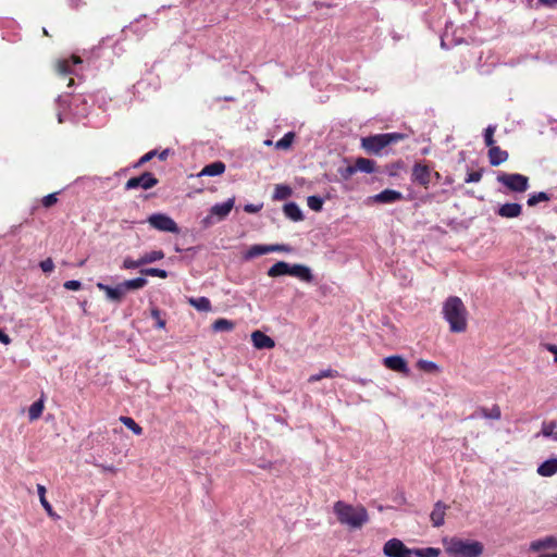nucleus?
<instances>
[{"instance_id": "obj_41", "label": "nucleus", "mask_w": 557, "mask_h": 557, "mask_svg": "<svg viewBox=\"0 0 557 557\" xmlns=\"http://www.w3.org/2000/svg\"><path fill=\"white\" fill-rule=\"evenodd\" d=\"M323 203H324V200L323 198H321L320 196H309L307 198V205L308 207L315 211V212H319L322 210L323 208Z\"/></svg>"}, {"instance_id": "obj_5", "label": "nucleus", "mask_w": 557, "mask_h": 557, "mask_svg": "<svg viewBox=\"0 0 557 557\" xmlns=\"http://www.w3.org/2000/svg\"><path fill=\"white\" fill-rule=\"evenodd\" d=\"M147 222L151 227L160 232H168L173 234L180 233V227L176 222L165 213H153L148 216Z\"/></svg>"}, {"instance_id": "obj_64", "label": "nucleus", "mask_w": 557, "mask_h": 557, "mask_svg": "<svg viewBox=\"0 0 557 557\" xmlns=\"http://www.w3.org/2000/svg\"><path fill=\"white\" fill-rule=\"evenodd\" d=\"M539 557H557V554H542Z\"/></svg>"}, {"instance_id": "obj_19", "label": "nucleus", "mask_w": 557, "mask_h": 557, "mask_svg": "<svg viewBox=\"0 0 557 557\" xmlns=\"http://www.w3.org/2000/svg\"><path fill=\"white\" fill-rule=\"evenodd\" d=\"M509 154L506 150L500 149L498 146H492L488 149V161L492 166H498L507 161Z\"/></svg>"}, {"instance_id": "obj_50", "label": "nucleus", "mask_w": 557, "mask_h": 557, "mask_svg": "<svg viewBox=\"0 0 557 557\" xmlns=\"http://www.w3.org/2000/svg\"><path fill=\"white\" fill-rule=\"evenodd\" d=\"M58 201L57 194L52 193L47 196H45L41 200V203L45 208L52 207Z\"/></svg>"}, {"instance_id": "obj_49", "label": "nucleus", "mask_w": 557, "mask_h": 557, "mask_svg": "<svg viewBox=\"0 0 557 557\" xmlns=\"http://www.w3.org/2000/svg\"><path fill=\"white\" fill-rule=\"evenodd\" d=\"M40 269L45 273H51L54 269V263L51 258H47L39 263Z\"/></svg>"}, {"instance_id": "obj_37", "label": "nucleus", "mask_w": 557, "mask_h": 557, "mask_svg": "<svg viewBox=\"0 0 557 557\" xmlns=\"http://www.w3.org/2000/svg\"><path fill=\"white\" fill-rule=\"evenodd\" d=\"M44 410V403L42 400H37L33 403L28 409V418L30 421L37 420Z\"/></svg>"}, {"instance_id": "obj_23", "label": "nucleus", "mask_w": 557, "mask_h": 557, "mask_svg": "<svg viewBox=\"0 0 557 557\" xmlns=\"http://www.w3.org/2000/svg\"><path fill=\"white\" fill-rule=\"evenodd\" d=\"M82 63V60L81 58L78 57H72L70 60H61L59 61L58 63V72L62 75V76H67L70 74H74V70L72 69L73 65H76V64H79Z\"/></svg>"}, {"instance_id": "obj_21", "label": "nucleus", "mask_w": 557, "mask_h": 557, "mask_svg": "<svg viewBox=\"0 0 557 557\" xmlns=\"http://www.w3.org/2000/svg\"><path fill=\"white\" fill-rule=\"evenodd\" d=\"M283 211L286 218L294 222H299L304 220L302 211L296 202L285 203L283 207Z\"/></svg>"}, {"instance_id": "obj_9", "label": "nucleus", "mask_w": 557, "mask_h": 557, "mask_svg": "<svg viewBox=\"0 0 557 557\" xmlns=\"http://www.w3.org/2000/svg\"><path fill=\"white\" fill-rule=\"evenodd\" d=\"M234 203H235V199L230 198L224 202H219V203L213 205L210 209V215H208L203 219V223L206 225L210 224L211 223L210 220L212 216H216L218 221L224 220L230 214L231 210L234 207Z\"/></svg>"}, {"instance_id": "obj_61", "label": "nucleus", "mask_w": 557, "mask_h": 557, "mask_svg": "<svg viewBox=\"0 0 557 557\" xmlns=\"http://www.w3.org/2000/svg\"><path fill=\"white\" fill-rule=\"evenodd\" d=\"M542 4L553 5L557 3V0H539Z\"/></svg>"}, {"instance_id": "obj_4", "label": "nucleus", "mask_w": 557, "mask_h": 557, "mask_svg": "<svg viewBox=\"0 0 557 557\" xmlns=\"http://www.w3.org/2000/svg\"><path fill=\"white\" fill-rule=\"evenodd\" d=\"M496 180L512 193H524L530 187L529 177L520 173L500 172Z\"/></svg>"}, {"instance_id": "obj_44", "label": "nucleus", "mask_w": 557, "mask_h": 557, "mask_svg": "<svg viewBox=\"0 0 557 557\" xmlns=\"http://www.w3.org/2000/svg\"><path fill=\"white\" fill-rule=\"evenodd\" d=\"M337 172L343 180L347 181L357 172V170H356V165L354 164V165L341 166V168H338Z\"/></svg>"}, {"instance_id": "obj_28", "label": "nucleus", "mask_w": 557, "mask_h": 557, "mask_svg": "<svg viewBox=\"0 0 557 557\" xmlns=\"http://www.w3.org/2000/svg\"><path fill=\"white\" fill-rule=\"evenodd\" d=\"M288 268H289V263H287L285 261H277L276 263H274L268 270L267 274L270 277H277V276H282V275H288Z\"/></svg>"}, {"instance_id": "obj_22", "label": "nucleus", "mask_w": 557, "mask_h": 557, "mask_svg": "<svg viewBox=\"0 0 557 557\" xmlns=\"http://www.w3.org/2000/svg\"><path fill=\"white\" fill-rule=\"evenodd\" d=\"M225 172V164L222 161H215L207 164L198 176H218Z\"/></svg>"}, {"instance_id": "obj_56", "label": "nucleus", "mask_w": 557, "mask_h": 557, "mask_svg": "<svg viewBox=\"0 0 557 557\" xmlns=\"http://www.w3.org/2000/svg\"><path fill=\"white\" fill-rule=\"evenodd\" d=\"M0 343L8 345L11 343V338L0 329Z\"/></svg>"}, {"instance_id": "obj_12", "label": "nucleus", "mask_w": 557, "mask_h": 557, "mask_svg": "<svg viewBox=\"0 0 557 557\" xmlns=\"http://www.w3.org/2000/svg\"><path fill=\"white\" fill-rule=\"evenodd\" d=\"M100 290L106 293V297L108 300L120 304L125 296L122 284L119 283L116 286L112 287L101 282H98L96 285Z\"/></svg>"}, {"instance_id": "obj_62", "label": "nucleus", "mask_w": 557, "mask_h": 557, "mask_svg": "<svg viewBox=\"0 0 557 557\" xmlns=\"http://www.w3.org/2000/svg\"><path fill=\"white\" fill-rule=\"evenodd\" d=\"M82 0H69V3L72 8H77Z\"/></svg>"}, {"instance_id": "obj_40", "label": "nucleus", "mask_w": 557, "mask_h": 557, "mask_svg": "<svg viewBox=\"0 0 557 557\" xmlns=\"http://www.w3.org/2000/svg\"><path fill=\"white\" fill-rule=\"evenodd\" d=\"M140 273L143 275L157 276L160 278H166L169 275L168 271H165L163 269H158V268H145V269L140 270Z\"/></svg>"}, {"instance_id": "obj_29", "label": "nucleus", "mask_w": 557, "mask_h": 557, "mask_svg": "<svg viewBox=\"0 0 557 557\" xmlns=\"http://www.w3.org/2000/svg\"><path fill=\"white\" fill-rule=\"evenodd\" d=\"M357 172L371 174L375 171V162L371 159L358 158L355 162Z\"/></svg>"}, {"instance_id": "obj_24", "label": "nucleus", "mask_w": 557, "mask_h": 557, "mask_svg": "<svg viewBox=\"0 0 557 557\" xmlns=\"http://www.w3.org/2000/svg\"><path fill=\"white\" fill-rule=\"evenodd\" d=\"M557 546V539L554 536H546L545 539L533 541L530 545L532 552H539L545 548H553Z\"/></svg>"}, {"instance_id": "obj_45", "label": "nucleus", "mask_w": 557, "mask_h": 557, "mask_svg": "<svg viewBox=\"0 0 557 557\" xmlns=\"http://www.w3.org/2000/svg\"><path fill=\"white\" fill-rule=\"evenodd\" d=\"M141 265H144L141 262V258H139L138 260H133L132 258L126 257L123 261L122 268L126 269V270H132V269H137Z\"/></svg>"}, {"instance_id": "obj_2", "label": "nucleus", "mask_w": 557, "mask_h": 557, "mask_svg": "<svg viewBox=\"0 0 557 557\" xmlns=\"http://www.w3.org/2000/svg\"><path fill=\"white\" fill-rule=\"evenodd\" d=\"M467 309L462 300L457 296L448 297L443 305L444 319L454 333H462L467 329Z\"/></svg>"}, {"instance_id": "obj_8", "label": "nucleus", "mask_w": 557, "mask_h": 557, "mask_svg": "<svg viewBox=\"0 0 557 557\" xmlns=\"http://www.w3.org/2000/svg\"><path fill=\"white\" fill-rule=\"evenodd\" d=\"M388 139L385 134H376L368 137H363L361 146L369 153L377 154L382 149L388 146Z\"/></svg>"}, {"instance_id": "obj_1", "label": "nucleus", "mask_w": 557, "mask_h": 557, "mask_svg": "<svg viewBox=\"0 0 557 557\" xmlns=\"http://www.w3.org/2000/svg\"><path fill=\"white\" fill-rule=\"evenodd\" d=\"M443 546L449 557H480L484 546L480 541L458 536L444 537Z\"/></svg>"}, {"instance_id": "obj_25", "label": "nucleus", "mask_w": 557, "mask_h": 557, "mask_svg": "<svg viewBox=\"0 0 557 557\" xmlns=\"http://www.w3.org/2000/svg\"><path fill=\"white\" fill-rule=\"evenodd\" d=\"M37 493L39 496V500L46 512L51 518H59V516L53 511L51 504L46 498V487L41 484H37Z\"/></svg>"}, {"instance_id": "obj_63", "label": "nucleus", "mask_w": 557, "mask_h": 557, "mask_svg": "<svg viewBox=\"0 0 557 557\" xmlns=\"http://www.w3.org/2000/svg\"><path fill=\"white\" fill-rule=\"evenodd\" d=\"M352 381L356 383L362 384V385H364L368 382V380L360 379V377L359 379L354 377Z\"/></svg>"}, {"instance_id": "obj_48", "label": "nucleus", "mask_w": 557, "mask_h": 557, "mask_svg": "<svg viewBox=\"0 0 557 557\" xmlns=\"http://www.w3.org/2000/svg\"><path fill=\"white\" fill-rule=\"evenodd\" d=\"M293 248L285 244L270 245V252H292Z\"/></svg>"}, {"instance_id": "obj_6", "label": "nucleus", "mask_w": 557, "mask_h": 557, "mask_svg": "<svg viewBox=\"0 0 557 557\" xmlns=\"http://www.w3.org/2000/svg\"><path fill=\"white\" fill-rule=\"evenodd\" d=\"M386 557H414L413 548L407 547L400 540L391 539L383 546Z\"/></svg>"}, {"instance_id": "obj_11", "label": "nucleus", "mask_w": 557, "mask_h": 557, "mask_svg": "<svg viewBox=\"0 0 557 557\" xmlns=\"http://www.w3.org/2000/svg\"><path fill=\"white\" fill-rule=\"evenodd\" d=\"M383 364L387 369L398 373L408 374L410 372L407 361L398 355L385 357Z\"/></svg>"}, {"instance_id": "obj_27", "label": "nucleus", "mask_w": 557, "mask_h": 557, "mask_svg": "<svg viewBox=\"0 0 557 557\" xmlns=\"http://www.w3.org/2000/svg\"><path fill=\"white\" fill-rule=\"evenodd\" d=\"M148 281L147 278L139 276L132 280H126L122 282V287L124 289V293L126 294L128 290L132 289H140L147 285Z\"/></svg>"}, {"instance_id": "obj_54", "label": "nucleus", "mask_w": 557, "mask_h": 557, "mask_svg": "<svg viewBox=\"0 0 557 557\" xmlns=\"http://www.w3.org/2000/svg\"><path fill=\"white\" fill-rule=\"evenodd\" d=\"M388 139V145L403 140L406 136L401 133H384Z\"/></svg>"}, {"instance_id": "obj_26", "label": "nucleus", "mask_w": 557, "mask_h": 557, "mask_svg": "<svg viewBox=\"0 0 557 557\" xmlns=\"http://www.w3.org/2000/svg\"><path fill=\"white\" fill-rule=\"evenodd\" d=\"M270 252V245H252L244 255L245 260H250Z\"/></svg>"}, {"instance_id": "obj_59", "label": "nucleus", "mask_w": 557, "mask_h": 557, "mask_svg": "<svg viewBox=\"0 0 557 557\" xmlns=\"http://www.w3.org/2000/svg\"><path fill=\"white\" fill-rule=\"evenodd\" d=\"M98 467H100L103 471H108V472H115L116 471L114 466L98 465Z\"/></svg>"}, {"instance_id": "obj_3", "label": "nucleus", "mask_w": 557, "mask_h": 557, "mask_svg": "<svg viewBox=\"0 0 557 557\" xmlns=\"http://www.w3.org/2000/svg\"><path fill=\"white\" fill-rule=\"evenodd\" d=\"M334 512L342 524L352 529H360L369 520L368 511L364 507H354L342 500L334 504Z\"/></svg>"}, {"instance_id": "obj_60", "label": "nucleus", "mask_w": 557, "mask_h": 557, "mask_svg": "<svg viewBox=\"0 0 557 557\" xmlns=\"http://www.w3.org/2000/svg\"><path fill=\"white\" fill-rule=\"evenodd\" d=\"M57 102H58L59 107H64V108L66 107V100H64L62 96L58 97Z\"/></svg>"}, {"instance_id": "obj_16", "label": "nucleus", "mask_w": 557, "mask_h": 557, "mask_svg": "<svg viewBox=\"0 0 557 557\" xmlns=\"http://www.w3.org/2000/svg\"><path fill=\"white\" fill-rule=\"evenodd\" d=\"M471 419L484 418L492 420H499L502 418V411L498 405H493L491 409L485 407H479L471 416Z\"/></svg>"}, {"instance_id": "obj_43", "label": "nucleus", "mask_w": 557, "mask_h": 557, "mask_svg": "<svg viewBox=\"0 0 557 557\" xmlns=\"http://www.w3.org/2000/svg\"><path fill=\"white\" fill-rule=\"evenodd\" d=\"M497 126L494 125V124H490L485 129H484V143L485 145L491 148L492 146H495V140H494V133L496 131Z\"/></svg>"}, {"instance_id": "obj_57", "label": "nucleus", "mask_w": 557, "mask_h": 557, "mask_svg": "<svg viewBox=\"0 0 557 557\" xmlns=\"http://www.w3.org/2000/svg\"><path fill=\"white\" fill-rule=\"evenodd\" d=\"M547 350L554 354V361L557 363V346L556 345H547Z\"/></svg>"}, {"instance_id": "obj_31", "label": "nucleus", "mask_w": 557, "mask_h": 557, "mask_svg": "<svg viewBox=\"0 0 557 557\" xmlns=\"http://www.w3.org/2000/svg\"><path fill=\"white\" fill-rule=\"evenodd\" d=\"M550 195L545 191L533 193L529 195L527 203L529 207H534L540 202L549 201Z\"/></svg>"}, {"instance_id": "obj_14", "label": "nucleus", "mask_w": 557, "mask_h": 557, "mask_svg": "<svg viewBox=\"0 0 557 557\" xmlns=\"http://www.w3.org/2000/svg\"><path fill=\"white\" fill-rule=\"evenodd\" d=\"M251 341L253 346L258 349H272L275 346L274 339L261 331L252 332Z\"/></svg>"}, {"instance_id": "obj_39", "label": "nucleus", "mask_w": 557, "mask_h": 557, "mask_svg": "<svg viewBox=\"0 0 557 557\" xmlns=\"http://www.w3.org/2000/svg\"><path fill=\"white\" fill-rule=\"evenodd\" d=\"M557 429V423L555 421L549 422H543L541 434L545 437H550L552 440H555V433Z\"/></svg>"}, {"instance_id": "obj_17", "label": "nucleus", "mask_w": 557, "mask_h": 557, "mask_svg": "<svg viewBox=\"0 0 557 557\" xmlns=\"http://www.w3.org/2000/svg\"><path fill=\"white\" fill-rule=\"evenodd\" d=\"M403 199V194L394 189H384L373 196V200L379 203H394Z\"/></svg>"}, {"instance_id": "obj_52", "label": "nucleus", "mask_w": 557, "mask_h": 557, "mask_svg": "<svg viewBox=\"0 0 557 557\" xmlns=\"http://www.w3.org/2000/svg\"><path fill=\"white\" fill-rule=\"evenodd\" d=\"M151 317L156 319L158 329H163L165 326V321L161 319V312L158 308H153L151 310Z\"/></svg>"}, {"instance_id": "obj_10", "label": "nucleus", "mask_w": 557, "mask_h": 557, "mask_svg": "<svg viewBox=\"0 0 557 557\" xmlns=\"http://www.w3.org/2000/svg\"><path fill=\"white\" fill-rule=\"evenodd\" d=\"M432 172L431 169L423 163L417 162L412 166L411 181L417 183L424 188H429L431 182Z\"/></svg>"}, {"instance_id": "obj_53", "label": "nucleus", "mask_w": 557, "mask_h": 557, "mask_svg": "<svg viewBox=\"0 0 557 557\" xmlns=\"http://www.w3.org/2000/svg\"><path fill=\"white\" fill-rule=\"evenodd\" d=\"M63 286L67 290H79L82 288V283H81V281H77V280H70V281H66L63 284Z\"/></svg>"}, {"instance_id": "obj_18", "label": "nucleus", "mask_w": 557, "mask_h": 557, "mask_svg": "<svg viewBox=\"0 0 557 557\" xmlns=\"http://www.w3.org/2000/svg\"><path fill=\"white\" fill-rule=\"evenodd\" d=\"M446 509L447 506L443 502L438 500L435 503L434 508L430 515L433 527L440 528L444 524Z\"/></svg>"}, {"instance_id": "obj_36", "label": "nucleus", "mask_w": 557, "mask_h": 557, "mask_svg": "<svg viewBox=\"0 0 557 557\" xmlns=\"http://www.w3.org/2000/svg\"><path fill=\"white\" fill-rule=\"evenodd\" d=\"M140 258L143 264L145 265L163 259L164 252L162 250H152L150 252H146Z\"/></svg>"}, {"instance_id": "obj_58", "label": "nucleus", "mask_w": 557, "mask_h": 557, "mask_svg": "<svg viewBox=\"0 0 557 557\" xmlns=\"http://www.w3.org/2000/svg\"><path fill=\"white\" fill-rule=\"evenodd\" d=\"M169 152H170V150H169V149H164L163 151H161V152H159V153L157 152V156H158V158H159L161 161H164V160H166V158H168V156H169Z\"/></svg>"}, {"instance_id": "obj_51", "label": "nucleus", "mask_w": 557, "mask_h": 557, "mask_svg": "<svg viewBox=\"0 0 557 557\" xmlns=\"http://www.w3.org/2000/svg\"><path fill=\"white\" fill-rule=\"evenodd\" d=\"M157 156V150H150L149 152L145 153L135 164V168L141 166L145 163L149 162L153 157Z\"/></svg>"}, {"instance_id": "obj_15", "label": "nucleus", "mask_w": 557, "mask_h": 557, "mask_svg": "<svg viewBox=\"0 0 557 557\" xmlns=\"http://www.w3.org/2000/svg\"><path fill=\"white\" fill-rule=\"evenodd\" d=\"M496 213L502 218H518L522 213V206L517 202H507L502 205Z\"/></svg>"}, {"instance_id": "obj_42", "label": "nucleus", "mask_w": 557, "mask_h": 557, "mask_svg": "<svg viewBox=\"0 0 557 557\" xmlns=\"http://www.w3.org/2000/svg\"><path fill=\"white\" fill-rule=\"evenodd\" d=\"M295 134L293 132L286 133L280 140L276 141L275 147L277 149H287L292 146Z\"/></svg>"}, {"instance_id": "obj_47", "label": "nucleus", "mask_w": 557, "mask_h": 557, "mask_svg": "<svg viewBox=\"0 0 557 557\" xmlns=\"http://www.w3.org/2000/svg\"><path fill=\"white\" fill-rule=\"evenodd\" d=\"M482 170L479 171H472L467 174V177L465 178V183H478L482 178Z\"/></svg>"}, {"instance_id": "obj_38", "label": "nucleus", "mask_w": 557, "mask_h": 557, "mask_svg": "<svg viewBox=\"0 0 557 557\" xmlns=\"http://www.w3.org/2000/svg\"><path fill=\"white\" fill-rule=\"evenodd\" d=\"M339 375V373L336 371V370H333V369H324V370H321L319 373L317 374H312L310 377H309V382H318L324 377H337Z\"/></svg>"}, {"instance_id": "obj_35", "label": "nucleus", "mask_w": 557, "mask_h": 557, "mask_svg": "<svg viewBox=\"0 0 557 557\" xmlns=\"http://www.w3.org/2000/svg\"><path fill=\"white\" fill-rule=\"evenodd\" d=\"M120 421L129 429L134 434L141 435L143 434V428L135 422V420L131 417L122 416L120 418Z\"/></svg>"}, {"instance_id": "obj_32", "label": "nucleus", "mask_w": 557, "mask_h": 557, "mask_svg": "<svg viewBox=\"0 0 557 557\" xmlns=\"http://www.w3.org/2000/svg\"><path fill=\"white\" fill-rule=\"evenodd\" d=\"M293 194L292 188L288 185H276L273 194L274 200H285Z\"/></svg>"}, {"instance_id": "obj_46", "label": "nucleus", "mask_w": 557, "mask_h": 557, "mask_svg": "<svg viewBox=\"0 0 557 557\" xmlns=\"http://www.w3.org/2000/svg\"><path fill=\"white\" fill-rule=\"evenodd\" d=\"M418 366L420 369L426 371V372H433L438 369L437 364L433 361L428 360H419Z\"/></svg>"}, {"instance_id": "obj_13", "label": "nucleus", "mask_w": 557, "mask_h": 557, "mask_svg": "<svg viewBox=\"0 0 557 557\" xmlns=\"http://www.w3.org/2000/svg\"><path fill=\"white\" fill-rule=\"evenodd\" d=\"M288 275L297 277L306 283H311L313 281L311 269L305 264H289Z\"/></svg>"}, {"instance_id": "obj_7", "label": "nucleus", "mask_w": 557, "mask_h": 557, "mask_svg": "<svg viewBox=\"0 0 557 557\" xmlns=\"http://www.w3.org/2000/svg\"><path fill=\"white\" fill-rule=\"evenodd\" d=\"M157 184L158 180L154 177L152 173L144 172L139 176L131 177L125 184V189L131 190L136 188H143L147 190L154 187Z\"/></svg>"}, {"instance_id": "obj_30", "label": "nucleus", "mask_w": 557, "mask_h": 557, "mask_svg": "<svg viewBox=\"0 0 557 557\" xmlns=\"http://www.w3.org/2000/svg\"><path fill=\"white\" fill-rule=\"evenodd\" d=\"M235 327V323L227 319H218L212 324V330L214 332H230Z\"/></svg>"}, {"instance_id": "obj_33", "label": "nucleus", "mask_w": 557, "mask_h": 557, "mask_svg": "<svg viewBox=\"0 0 557 557\" xmlns=\"http://www.w3.org/2000/svg\"><path fill=\"white\" fill-rule=\"evenodd\" d=\"M189 304L199 311H209L211 302L207 297L190 298Z\"/></svg>"}, {"instance_id": "obj_34", "label": "nucleus", "mask_w": 557, "mask_h": 557, "mask_svg": "<svg viewBox=\"0 0 557 557\" xmlns=\"http://www.w3.org/2000/svg\"><path fill=\"white\" fill-rule=\"evenodd\" d=\"M440 554L441 549L435 547L413 548L414 557H438Z\"/></svg>"}, {"instance_id": "obj_20", "label": "nucleus", "mask_w": 557, "mask_h": 557, "mask_svg": "<svg viewBox=\"0 0 557 557\" xmlns=\"http://www.w3.org/2000/svg\"><path fill=\"white\" fill-rule=\"evenodd\" d=\"M536 472L541 475V476H553L554 474L557 473V458L554 457V458H549L547 460H545L544 462H542L539 467H537V470Z\"/></svg>"}, {"instance_id": "obj_55", "label": "nucleus", "mask_w": 557, "mask_h": 557, "mask_svg": "<svg viewBox=\"0 0 557 557\" xmlns=\"http://www.w3.org/2000/svg\"><path fill=\"white\" fill-rule=\"evenodd\" d=\"M261 209H262V203H260V205L248 203V205H245V207H244V211L247 213H257Z\"/></svg>"}]
</instances>
